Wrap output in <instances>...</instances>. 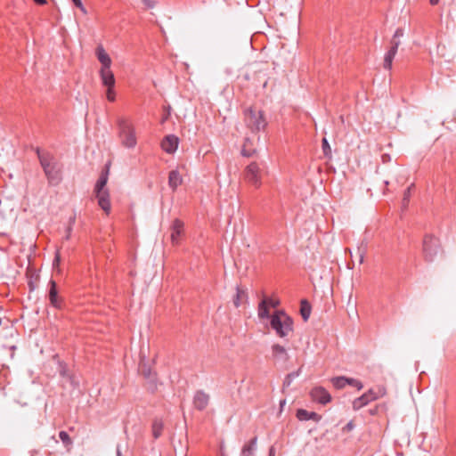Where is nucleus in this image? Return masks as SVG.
Wrapping results in <instances>:
<instances>
[{
  "mask_svg": "<svg viewBox=\"0 0 456 456\" xmlns=\"http://www.w3.org/2000/svg\"><path fill=\"white\" fill-rule=\"evenodd\" d=\"M41 167L50 185H58L62 180V166L49 151L35 149Z\"/></svg>",
  "mask_w": 456,
  "mask_h": 456,
  "instance_id": "f257e3e1",
  "label": "nucleus"
},
{
  "mask_svg": "<svg viewBox=\"0 0 456 456\" xmlns=\"http://www.w3.org/2000/svg\"><path fill=\"white\" fill-rule=\"evenodd\" d=\"M293 319L283 310H277L272 314L271 328L281 338L289 337L293 332Z\"/></svg>",
  "mask_w": 456,
  "mask_h": 456,
  "instance_id": "f03ea898",
  "label": "nucleus"
},
{
  "mask_svg": "<svg viewBox=\"0 0 456 456\" xmlns=\"http://www.w3.org/2000/svg\"><path fill=\"white\" fill-rule=\"evenodd\" d=\"M118 128V137L121 144L129 149L136 146L137 139L135 135V129L133 124L125 118H119L117 122Z\"/></svg>",
  "mask_w": 456,
  "mask_h": 456,
  "instance_id": "7ed1b4c3",
  "label": "nucleus"
},
{
  "mask_svg": "<svg viewBox=\"0 0 456 456\" xmlns=\"http://www.w3.org/2000/svg\"><path fill=\"white\" fill-rule=\"evenodd\" d=\"M244 121L246 126L253 133L263 131L267 126L264 111L251 107L244 111Z\"/></svg>",
  "mask_w": 456,
  "mask_h": 456,
  "instance_id": "20e7f679",
  "label": "nucleus"
},
{
  "mask_svg": "<svg viewBox=\"0 0 456 456\" xmlns=\"http://www.w3.org/2000/svg\"><path fill=\"white\" fill-rule=\"evenodd\" d=\"M440 251L441 245L439 240L430 234L425 235L422 245V253L425 261L428 263L433 262Z\"/></svg>",
  "mask_w": 456,
  "mask_h": 456,
  "instance_id": "39448f33",
  "label": "nucleus"
},
{
  "mask_svg": "<svg viewBox=\"0 0 456 456\" xmlns=\"http://www.w3.org/2000/svg\"><path fill=\"white\" fill-rule=\"evenodd\" d=\"M403 36V29L397 28L390 41V49L385 54L383 67L386 69H391L393 60L397 53V49L401 45L400 37Z\"/></svg>",
  "mask_w": 456,
  "mask_h": 456,
  "instance_id": "423d86ee",
  "label": "nucleus"
},
{
  "mask_svg": "<svg viewBox=\"0 0 456 456\" xmlns=\"http://www.w3.org/2000/svg\"><path fill=\"white\" fill-rule=\"evenodd\" d=\"M100 77L102 83L107 87L106 96L108 101L114 102L116 99V94L114 91L115 86V77L113 72L109 69H101Z\"/></svg>",
  "mask_w": 456,
  "mask_h": 456,
  "instance_id": "0eeeda50",
  "label": "nucleus"
},
{
  "mask_svg": "<svg viewBox=\"0 0 456 456\" xmlns=\"http://www.w3.org/2000/svg\"><path fill=\"white\" fill-rule=\"evenodd\" d=\"M245 180L255 187H260L262 182V169L258 163L251 162L247 166L244 171Z\"/></svg>",
  "mask_w": 456,
  "mask_h": 456,
  "instance_id": "6e6552de",
  "label": "nucleus"
},
{
  "mask_svg": "<svg viewBox=\"0 0 456 456\" xmlns=\"http://www.w3.org/2000/svg\"><path fill=\"white\" fill-rule=\"evenodd\" d=\"M310 396L315 403L325 405L331 401V395L323 387H315L311 389Z\"/></svg>",
  "mask_w": 456,
  "mask_h": 456,
  "instance_id": "1a4fd4ad",
  "label": "nucleus"
},
{
  "mask_svg": "<svg viewBox=\"0 0 456 456\" xmlns=\"http://www.w3.org/2000/svg\"><path fill=\"white\" fill-rule=\"evenodd\" d=\"M48 297L52 306L61 309L63 305V300L59 297L57 283L53 280L49 281Z\"/></svg>",
  "mask_w": 456,
  "mask_h": 456,
  "instance_id": "9d476101",
  "label": "nucleus"
},
{
  "mask_svg": "<svg viewBox=\"0 0 456 456\" xmlns=\"http://www.w3.org/2000/svg\"><path fill=\"white\" fill-rule=\"evenodd\" d=\"M178 144L179 139L175 134L166 135L160 143L162 150L168 154H173L175 152L178 148Z\"/></svg>",
  "mask_w": 456,
  "mask_h": 456,
  "instance_id": "9b49d317",
  "label": "nucleus"
},
{
  "mask_svg": "<svg viewBox=\"0 0 456 456\" xmlns=\"http://www.w3.org/2000/svg\"><path fill=\"white\" fill-rule=\"evenodd\" d=\"M378 398L372 389L362 395L360 397L353 401L352 407L354 411H358L367 405L370 402L374 401Z\"/></svg>",
  "mask_w": 456,
  "mask_h": 456,
  "instance_id": "f8f14e48",
  "label": "nucleus"
},
{
  "mask_svg": "<svg viewBox=\"0 0 456 456\" xmlns=\"http://www.w3.org/2000/svg\"><path fill=\"white\" fill-rule=\"evenodd\" d=\"M94 194L99 207L106 213V215H109L111 209L109 190L94 191Z\"/></svg>",
  "mask_w": 456,
  "mask_h": 456,
  "instance_id": "ddd939ff",
  "label": "nucleus"
},
{
  "mask_svg": "<svg viewBox=\"0 0 456 456\" xmlns=\"http://www.w3.org/2000/svg\"><path fill=\"white\" fill-rule=\"evenodd\" d=\"M183 223L180 219H175L171 225V241L174 245H178L183 233Z\"/></svg>",
  "mask_w": 456,
  "mask_h": 456,
  "instance_id": "4468645a",
  "label": "nucleus"
},
{
  "mask_svg": "<svg viewBox=\"0 0 456 456\" xmlns=\"http://www.w3.org/2000/svg\"><path fill=\"white\" fill-rule=\"evenodd\" d=\"M209 395L203 390H198L193 396V405L199 411H203L207 408L209 403Z\"/></svg>",
  "mask_w": 456,
  "mask_h": 456,
  "instance_id": "2eb2a0df",
  "label": "nucleus"
},
{
  "mask_svg": "<svg viewBox=\"0 0 456 456\" xmlns=\"http://www.w3.org/2000/svg\"><path fill=\"white\" fill-rule=\"evenodd\" d=\"M296 417L300 421H307L314 420V422H319L322 419V416L314 411H308L305 409H298L296 413Z\"/></svg>",
  "mask_w": 456,
  "mask_h": 456,
  "instance_id": "dca6fc26",
  "label": "nucleus"
},
{
  "mask_svg": "<svg viewBox=\"0 0 456 456\" xmlns=\"http://www.w3.org/2000/svg\"><path fill=\"white\" fill-rule=\"evenodd\" d=\"M109 172H110V165L107 164L105 166L104 169H102V171L101 172L100 177L98 178V180L95 183L94 191L107 190L105 187L108 183Z\"/></svg>",
  "mask_w": 456,
  "mask_h": 456,
  "instance_id": "f3484780",
  "label": "nucleus"
},
{
  "mask_svg": "<svg viewBox=\"0 0 456 456\" xmlns=\"http://www.w3.org/2000/svg\"><path fill=\"white\" fill-rule=\"evenodd\" d=\"M96 56L102 64L101 69H109L111 65V59L102 45L96 48Z\"/></svg>",
  "mask_w": 456,
  "mask_h": 456,
  "instance_id": "a211bd4d",
  "label": "nucleus"
},
{
  "mask_svg": "<svg viewBox=\"0 0 456 456\" xmlns=\"http://www.w3.org/2000/svg\"><path fill=\"white\" fill-rule=\"evenodd\" d=\"M272 354L274 359L286 362L289 359L288 353L284 346L274 344L272 346Z\"/></svg>",
  "mask_w": 456,
  "mask_h": 456,
  "instance_id": "6ab92c4d",
  "label": "nucleus"
},
{
  "mask_svg": "<svg viewBox=\"0 0 456 456\" xmlns=\"http://www.w3.org/2000/svg\"><path fill=\"white\" fill-rule=\"evenodd\" d=\"M257 437L255 436L245 444L241 449L240 456H254L256 450Z\"/></svg>",
  "mask_w": 456,
  "mask_h": 456,
  "instance_id": "aec40b11",
  "label": "nucleus"
},
{
  "mask_svg": "<svg viewBox=\"0 0 456 456\" xmlns=\"http://www.w3.org/2000/svg\"><path fill=\"white\" fill-rule=\"evenodd\" d=\"M183 179L177 170H172L168 175V186L172 191H175L177 187L182 183Z\"/></svg>",
  "mask_w": 456,
  "mask_h": 456,
  "instance_id": "412c9836",
  "label": "nucleus"
},
{
  "mask_svg": "<svg viewBox=\"0 0 456 456\" xmlns=\"http://www.w3.org/2000/svg\"><path fill=\"white\" fill-rule=\"evenodd\" d=\"M248 299V294L246 289L236 286V294L232 299L235 307L240 306V305Z\"/></svg>",
  "mask_w": 456,
  "mask_h": 456,
  "instance_id": "4be33fe9",
  "label": "nucleus"
},
{
  "mask_svg": "<svg viewBox=\"0 0 456 456\" xmlns=\"http://www.w3.org/2000/svg\"><path fill=\"white\" fill-rule=\"evenodd\" d=\"M258 317L260 319H270L272 315L267 305V297H265L258 305Z\"/></svg>",
  "mask_w": 456,
  "mask_h": 456,
  "instance_id": "5701e85b",
  "label": "nucleus"
},
{
  "mask_svg": "<svg viewBox=\"0 0 456 456\" xmlns=\"http://www.w3.org/2000/svg\"><path fill=\"white\" fill-rule=\"evenodd\" d=\"M311 305L306 299H302L300 302V314L305 322H306L311 314Z\"/></svg>",
  "mask_w": 456,
  "mask_h": 456,
  "instance_id": "b1692460",
  "label": "nucleus"
},
{
  "mask_svg": "<svg viewBox=\"0 0 456 456\" xmlns=\"http://www.w3.org/2000/svg\"><path fill=\"white\" fill-rule=\"evenodd\" d=\"M59 438L62 442V444H63L64 447L67 449V451L69 452L73 445V441L70 438L69 435L66 431H60Z\"/></svg>",
  "mask_w": 456,
  "mask_h": 456,
  "instance_id": "393cba45",
  "label": "nucleus"
},
{
  "mask_svg": "<svg viewBox=\"0 0 456 456\" xmlns=\"http://www.w3.org/2000/svg\"><path fill=\"white\" fill-rule=\"evenodd\" d=\"M348 382V378L345 376L335 377L331 379V383L337 389L344 388Z\"/></svg>",
  "mask_w": 456,
  "mask_h": 456,
  "instance_id": "a878e982",
  "label": "nucleus"
},
{
  "mask_svg": "<svg viewBox=\"0 0 456 456\" xmlns=\"http://www.w3.org/2000/svg\"><path fill=\"white\" fill-rule=\"evenodd\" d=\"M162 430H163L162 421L159 419H155L152 423V435L155 439H158L161 436Z\"/></svg>",
  "mask_w": 456,
  "mask_h": 456,
  "instance_id": "bb28decb",
  "label": "nucleus"
},
{
  "mask_svg": "<svg viewBox=\"0 0 456 456\" xmlns=\"http://www.w3.org/2000/svg\"><path fill=\"white\" fill-rule=\"evenodd\" d=\"M140 371L145 379H148L151 382L153 383V387H155V377L152 375L151 369L146 365H141Z\"/></svg>",
  "mask_w": 456,
  "mask_h": 456,
  "instance_id": "cd10ccee",
  "label": "nucleus"
},
{
  "mask_svg": "<svg viewBox=\"0 0 456 456\" xmlns=\"http://www.w3.org/2000/svg\"><path fill=\"white\" fill-rule=\"evenodd\" d=\"M413 186H414V184L411 183L403 192V198L402 200V206L403 208H406L409 204L410 197H411V191L413 188Z\"/></svg>",
  "mask_w": 456,
  "mask_h": 456,
  "instance_id": "c85d7f7f",
  "label": "nucleus"
},
{
  "mask_svg": "<svg viewBox=\"0 0 456 456\" xmlns=\"http://www.w3.org/2000/svg\"><path fill=\"white\" fill-rule=\"evenodd\" d=\"M300 371L301 369H298L297 371L289 373L284 379L283 385L289 387L293 381V379L299 376Z\"/></svg>",
  "mask_w": 456,
  "mask_h": 456,
  "instance_id": "c756f323",
  "label": "nucleus"
},
{
  "mask_svg": "<svg viewBox=\"0 0 456 456\" xmlns=\"http://www.w3.org/2000/svg\"><path fill=\"white\" fill-rule=\"evenodd\" d=\"M322 148L325 157L331 158V149L326 138L322 141Z\"/></svg>",
  "mask_w": 456,
  "mask_h": 456,
  "instance_id": "7c9ffc66",
  "label": "nucleus"
},
{
  "mask_svg": "<svg viewBox=\"0 0 456 456\" xmlns=\"http://www.w3.org/2000/svg\"><path fill=\"white\" fill-rule=\"evenodd\" d=\"M347 385L356 387L357 390H361L363 387V385L360 380L353 378H348Z\"/></svg>",
  "mask_w": 456,
  "mask_h": 456,
  "instance_id": "2f4dec72",
  "label": "nucleus"
},
{
  "mask_svg": "<svg viewBox=\"0 0 456 456\" xmlns=\"http://www.w3.org/2000/svg\"><path fill=\"white\" fill-rule=\"evenodd\" d=\"M255 151H256L255 150H250V149L248 150L246 148V143H244L243 148L241 150V155L244 156V157L249 158V157H252L254 155Z\"/></svg>",
  "mask_w": 456,
  "mask_h": 456,
  "instance_id": "473e14b6",
  "label": "nucleus"
},
{
  "mask_svg": "<svg viewBox=\"0 0 456 456\" xmlns=\"http://www.w3.org/2000/svg\"><path fill=\"white\" fill-rule=\"evenodd\" d=\"M357 253L359 256V263L362 264L364 259L365 255V248L364 247H358Z\"/></svg>",
  "mask_w": 456,
  "mask_h": 456,
  "instance_id": "72a5a7b5",
  "label": "nucleus"
},
{
  "mask_svg": "<svg viewBox=\"0 0 456 456\" xmlns=\"http://www.w3.org/2000/svg\"><path fill=\"white\" fill-rule=\"evenodd\" d=\"M279 305H280V300L272 299V298L267 297L268 307L271 306V307L276 308Z\"/></svg>",
  "mask_w": 456,
  "mask_h": 456,
  "instance_id": "f704fd0d",
  "label": "nucleus"
},
{
  "mask_svg": "<svg viewBox=\"0 0 456 456\" xmlns=\"http://www.w3.org/2000/svg\"><path fill=\"white\" fill-rule=\"evenodd\" d=\"M146 8L151 9L155 6L156 3L153 0H141Z\"/></svg>",
  "mask_w": 456,
  "mask_h": 456,
  "instance_id": "c9c22d12",
  "label": "nucleus"
},
{
  "mask_svg": "<svg viewBox=\"0 0 456 456\" xmlns=\"http://www.w3.org/2000/svg\"><path fill=\"white\" fill-rule=\"evenodd\" d=\"M73 2V4L78 7L80 10H82L83 12H86L85 10V7L81 2V0H71Z\"/></svg>",
  "mask_w": 456,
  "mask_h": 456,
  "instance_id": "e433bc0d",
  "label": "nucleus"
},
{
  "mask_svg": "<svg viewBox=\"0 0 456 456\" xmlns=\"http://www.w3.org/2000/svg\"><path fill=\"white\" fill-rule=\"evenodd\" d=\"M354 428V424L353 421H349L345 427H344V430L345 431H351L353 430Z\"/></svg>",
  "mask_w": 456,
  "mask_h": 456,
  "instance_id": "4c0bfd02",
  "label": "nucleus"
},
{
  "mask_svg": "<svg viewBox=\"0 0 456 456\" xmlns=\"http://www.w3.org/2000/svg\"><path fill=\"white\" fill-rule=\"evenodd\" d=\"M76 214L74 213L69 218V225L68 226H70V227H73V225L75 224L76 223Z\"/></svg>",
  "mask_w": 456,
  "mask_h": 456,
  "instance_id": "58836bf2",
  "label": "nucleus"
},
{
  "mask_svg": "<svg viewBox=\"0 0 456 456\" xmlns=\"http://www.w3.org/2000/svg\"><path fill=\"white\" fill-rule=\"evenodd\" d=\"M72 230H73V227H70V226H68V227L66 228L65 240H69V239H70Z\"/></svg>",
  "mask_w": 456,
  "mask_h": 456,
  "instance_id": "ea45409f",
  "label": "nucleus"
},
{
  "mask_svg": "<svg viewBox=\"0 0 456 456\" xmlns=\"http://www.w3.org/2000/svg\"><path fill=\"white\" fill-rule=\"evenodd\" d=\"M381 159L383 163H387L391 160V157L389 154L384 153L381 156Z\"/></svg>",
  "mask_w": 456,
  "mask_h": 456,
  "instance_id": "a19ab883",
  "label": "nucleus"
},
{
  "mask_svg": "<svg viewBox=\"0 0 456 456\" xmlns=\"http://www.w3.org/2000/svg\"><path fill=\"white\" fill-rule=\"evenodd\" d=\"M59 263H60V255H59V253L57 252V253H56V256H55V257H54V259H53V266L58 265H59Z\"/></svg>",
  "mask_w": 456,
  "mask_h": 456,
  "instance_id": "79ce46f5",
  "label": "nucleus"
},
{
  "mask_svg": "<svg viewBox=\"0 0 456 456\" xmlns=\"http://www.w3.org/2000/svg\"><path fill=\"white\" fill-rule=\"evenodd\" d=\"M60 374L62 376V377H66L68 374H67V369L66 367H61V369L60 370Z\"/></svg>",
  "mask_w": 456,
  "mask_h": 456,
  "instance_id": "37998d69",
  "label": "nucleus"
},
{
  "mask_svg": "<svg viewBox=\"0 0 456 456\" xmlns=\"http://www.w3.org/2000/svg\"><path fill=\"white\" fill-rule=\"evenodd\" d=\"M268 456H275V449L273 446L269 448Z\"/></svg>",
  "mask_w": 456,
  "mask_h": 456,
  "instance_id": "c03bdc74",
  "label": "nucleus"
},
{
  "mask_svg": "<svg viewBox=\"0 0 456 456\" xmlns=\"http://www.w3.org/2000/svg\"><path fill=\"white\" fill-rule=\"evenodd\" d=\"M36 4H40V5H44L47 2L46 0H33Z\"/></svg>",
  "mask_w": 456,
  "mask_h": 456,
  "instance_id": "a18cd8bd",
  "label": "nucleus"
},
{
  "mask_svg": "<svg viewBox=\"0 0 456 456\" xmlns=\"http://www.w3.org/2000/svg\"><path fill=\"white\" fill-rule=\"evenodd\" d=\"M28 284V287H29L30 290H34L35 289L36 286H35L33 281L30 280Z\"/></svg>",
  "mask_w": 456,
  "mask_h": 456,
  "instance_id": "49530a36",
  "label": "nucleus"
},
{
  "mask_svg": "<svg viewBox=\"0 0 456 456\" xmlns=\"http://www.w3.org/2000/svg\"><path fill=\"white\" fill-rule=\"evenodd\" d=\"M116 453H117V456H123L122 455V452H121V449H120V445H117V448H116Z\"/></svg>",
  "mask_w": 456,
  "mask_h": 456,
  "instance_id": "de8ad7c7",
  "label": "nucleus"
},
{
  "mask_svg": "<svg viewBox=\"0 0 456 456\" xmlns=\"http://www.w3.org/2000/svg\"><path fill=\"white\" fill-rule=\"evenodd\" d=\"M439 0H429V3L431 5H436L438 4Z\"/></svg>",
  "mask_w": 456,
  "mask_h": 456,
  "instance_id": "09e8293b",
  "label": "nucleus"
},
{
  "mask_svg": "<svg viewBox=\"0 0 456 456\" xmlns=\"http://www.w3.org/2000/svg\"><path fill=\"white\" fill-rule=\"evenodd\" d=\"M377 411H378V409H377V408L370 409V413L371 415H374V414H376V413H377Z\"/></svg>",
  "mask_w": 456,
  "mask_h": 456,
  "instance_id": "8fccbe9b",
  "label": "nucleus"
},
{
  "mask_svg": "<svg viewBox=\"0 0 456 456\" xmlns=\"http://www.w3.org/2000/svg\"><path fill=\"white\" fill-rule=\"evenodd\" d=\"M168 115H169V113H167V116H164V118H162V123L165 122L168 118Z\"/></svg>",
  "mask_w": 456,
  "mask_h": 456,
  "instance_id": "3c124183",
  "label": "nucleus"
},
{
  "mask_svg": "<svg viewBox=\"0 0 456 456\" xmlns=\"http://www.w3.org/2000/svg\"><path fill=\"white\" fill-rule=\"evenodd\" d=\"M384 183H385L386 186H387L389 184V182L388 181H385Z\"/></svg>",
  "mask_w": 456,
  "mask_h": 456,
  "instance_id": "603ef678",
  "label": "nucleus"
},
{
  "mask_svg": "<svg viewBox=\"0 0 456 456\" xmlns=\"http://www.w3.org/2000/svg\"><path fill=\"white\" fill-rule=\"evenodd\" d=\"M11 349H12V350H15V349H16V346H11Z\"/></svg>",
  "mask_w": 456,
  "mask_h": 456,
  "instance_id": "864d4df0",
  "label": "nucleus"
},
{
  "mask_svg": "<svg viewBox=\"0 0 456 456\" xmlns=\"http://www.w3.org/2000/svg\"><path fill=\"white\" fill-rule=\"evenodd\" d=\"M266 85H267V81H265V82L264 83V87H265V86H266Z\"/></svg>",
  "mask_w": 456,
  "mask_h": 456,
  "instance_id": "5fc2aeb1",
  "label": "nucleus"
}]
</instances>
